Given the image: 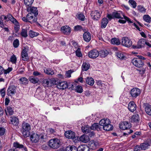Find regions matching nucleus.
<instances>
[{"label":"nucleus","mask_w":151,"mask_h":151,"mask_svg":"<svg viewBox=\"0 0 151 151\" xmlns=\"http://www.w3.org/2000/svg\"><path fill=\"white\" fill-rule=\"evenodd\" d=\"M99 122L101 127L104 130L109 131L113 129V126L110 124L111 122L109 119H101Z\"/></svg>","instance_id":"f257e3e1"},{"label":"nucleus","mask_w":151,"mask_h":151,"mask_svg":"<svg viewBox=\"0 0 151 151\" xmlns=\"http://www.w3.org/2000/svg\"><path fill=\"white\" fill-rule=\"evenodd\" d=\"M30 129L31 127L29 124L24 122L22 124L21 131L24 137H27L29 136Z\"/></svg>","instance_id":"f03ea898"},{"label":"nucleus","mask_w":151,"mask_h":151,"mask_svg":"<svg viewBox=\"0 0 151 151\" xmlns=\"http://www.w3.org/2000/svg\"><path fill=\"white\" fill-rule=\"evenodd\" d=\"M49 146L51 148L56 149L58 148L60 145V140L57 138L50 139L48 142Z\"/></svg>","instance_id":"7ed1b4c3"},{"label":"nucleus","mask_w":151,"mask_h":151,"mask_svg":"<svg viewBox=\"0 0 151 151\" xmlns=\"http://www.w3.org/2000/svg\"><path fill=\"white\" fill-rule=\"evenodd\" d=\"M122 44L125 47H129L132 45V42L128 37H124L122 39Z\"/></svg>","instance_id":"20e7f679"},{"label":"nucleus","mask_w":151,"mask_h":151,"mask_svg":"<svg viewBox=\"0 0 151 151\" xmlns=\"http://www.w3.org/2000/svg\"><path fill=\"white\" fill-rule=\"evenodd\" d=\"M132 62L135 66L138 68L142 67L144 65L143 62L139 59L134 58Z\"/></svg>","instance_id":"39448f33"},{"label":"nucleus","mask_w":151,"mask_h":151,"mask_svg":"<svg viewBox=\"0 0 151 151\" xmlns=\"http://www.w3.org/2000/svg\"><path fill=\"white\" fill-rule=\"evenodd\" d=\"M140 93V90L137 88H133L130 91V94L132 97L134 99H135L137 96H139Z\"/></svg>","instance_id":"423d86ee"},{"label":"nucleus","mask_w":151,"mask_h":151,"mask_svg":"<svg viewBox=\"0 0 151 151\" xmlns=\"http://www.w3.org/2000/svg\"><path fill=\"white\" fill-rule=\"evenodd\" d=\"M101 13L98 10H94L92 11L91 15L93 19L97 20L100 17Z\"/></svg>","instance_id":"0eeeda50"},{"label":"nucleus","mask_w":151,"mask_h":151,"mask_svg":"<svg viewBox=\"0 0 151 151\" xmlns=\"http://www.w3.org/2000/svg\"><path fill=\"white\" fill-rule=\"evenodd\" d=\"M119 128L123 130H125L129 129L131 127V125L128 122L125 121L120 124Z\"/></svg>","instance_id":"6e6552de"},{"label":"nucleus","mask_w":151,"mask_h":151,"mask_svg":"<svg viewBox=\"0 0 151 151\" xmlns=\"http://www.w3.org/2000/svg\"><path fill=\"white\" fill-rule=\"evenodd\" d=\"M99 55V51L96 50H91L88 53L89 57L91 58H96Z\"/></svg>","instance_id":"1a4fd4ad"},{"label":"nucleus","mask_w":151,"mask_h":151,"mask_svg":"<svg viewBox=\"0 0 151 151\" xmlns=\"http://www.w3.org/2000/svg\"><path fill=\"white\" fill-rule=\"evenodd\" d=\"M16 88L13 85L10 86L8 88L7 95L9 96H12L16 93Z\"/></svg>","instance_id":"9d476101"},{"label":"nucleus","mask_w":151,"mask_h":151,"mask_svg":"<svg viewBox=\"0 0 151 151\" xmlns=\"http://www.w3.org/2000/svg\"><path fill=\"white\" fill-rule=\"evenodd\" d=\"M65 137L70 139H76L75 133L71 131H66L65 133Z\"/></svg>","instance_id":"9b49d317"},{"label":"nucleus","mask_w":151,"mask_h":151,"mask_svg":"<svg viewBox=\"0 0 151 151\" xmlns=\"http://www.w3.org/2000/svg\"><path fill=\"white\" fill-rule=\"evenodd\" d=\"M27 10L28 12H30L29 13H31L34 14L35 16H36L38 14L37 8L34 6L29 7L27 8Z\"/></svg>","instance_id":"f8f14e48"},{"label":"nucleus","mask_w":151,"mask_h":151,"mask_svg":"<svg viewBox=\"0 0 151 151\" xmlns=\"http://www.w3.org/2000/svg\"><path fill=\"white\" fill-rule=\"evenodd\" d=\"M28 49L25 48L21 52V56L23 60L27 61L29 59V57L27 53Z\"/></svg>","instance_id":"ddd939ff"},{"label":"nucleus","mask_w":151,"mask_h":151,"mask_svg":"<svg viewBox=\"0 0 151 151\" xmlns=\"http://www.w3.org/2000/svg\"><path fill=\"white\" fill-rule=\"evenodd\" d=\"M61 32L65 35H69L71 32V29L68 26H63L61 29Z\"/></svg>","instance_id":"4468645a"},{"label":"nucleus","mask_w":151,"mask_h":151,"mask_svg":"<svg viewBox=\"0 0 151 151\" xmlns=\"http://www.w3.org/2000/svg\"><path fill=\"white\" fill-rule=\"evenodd\" d=\"M30 138L32 142L37 143L40 139L39 135L36 133L32 134L30 136Z\"/></svg>","instance_id":"2eb2a0df"},{"label":"nucleus","mask_w":151,"mask_h":151,"mask_svg":"<svg viewBox=\"0 0 151 151\" xmlns=\"http://www.w3.org/2000/svg\"><path fill=\"white\" fill-rule=\"evenodd\" d=\"M68 84L67 82L62 81L58 84L57 87L59 89H64L68 88Z\"/></svg>","instance_id":"dca6fc26"},{"label":"nucleus","mask_w":151,"mask_h":151,"mask_svg":"<svg viewBox=\"0 0 151 151\" xmlns=\"http://www.w3.org/2000/svg\"><path fill=\"white\" fill-rule=\"evenodd\" d=\"M36 17L33 16L31 13H28L27 15V19L28 20V22L31 23L36 22L37 21Z\"/></svg>","instance_id":"f3484780"},{"label":"nucleus","mask_w":151,"mask_h":151,"mask_svg":"<svg viewBox=\"0 0 151 151\" xmlns=\"http://www.w3.org/2000/svg\"><path fill=\"white\" fill-rule=\"evenodd\" d=\"M128 109L131 112H134L136 110V106L134 102L131 101L129 103L128 105Z\"/></svg>","instance_id":"a211bd4d"},{"label":"nucleus","mask_w":151,"mask_h":151,"mask_svg":"<svg viewBox=\"0 0 151 151\" xmlns=\"http://www.w3.org/2000/svg\"><path fill=\"white\" fill-rule=\"evenodd\" d=\"M83 37L84 40L87 42H89L91 39V34L88 32H84L83 35Z\"/></svg>","instance_id":"6ab92c4d"},{"label":"nucleus","mask_w":151,"mask_h":151,"mask_svg":"<svg viewBox=\"0 0 151 151\" xmlns=\"http://www.w3.org/2000/svg\"><path fill=\"white\" fill-rule=\"evenodd\" d=\"M151 145V140H149L147 142L142 143L140 145L142 150H145L148 147Z\"/></svg>","instance_id":"aec40b11"},{"label":"nucleus","mask_w":151,"mask_h":151,"mask_svg":"<svg viewBox=\"0 0 151 151\" xmlns=\"http://www.w3.org/2000/svg\"><path fill=\"white\" fill-rule=\"evenodd\" d=\"M13 147L16 149L17 148L22 149L23 148L25 151H27V149L26 147L24 146L23 145L20 144L18 142H14L13 144Z\"/></svg>","instance_id":"412c9836"},{"label":"nucleus","mask_w":151,"mask_h":151,"mask_svg":"<svg viewBox=\"0 0 151 151\" xmlns=\"http://www.w3.org/2000/svg\"><path fill=\"white\" fill-rule=\"evenodd\" d=\"M10 120L11 123L13 125L17 126L19 123V121L18 118L14 116H11L10 118Z\"/></svg>","instance_id":"4be33fe9"},{"label":"nucleus","mask_w":151,"mask_h":151,"mask_svg":"<svg viewBox=\"0 0 151 151\" xmlns=\"http://www.w3.org/2000/svg\"><path fill=\"white\" fill-rule=\"evenodd\" d=\"M91 129L93 130H96L97 131L101 130L102 129V127L100 125V123H95L93 124L91 127Z\"/></svg>","instance_id":"5701e85b"},{"label":"nucleus","mask_w":151,"mask_h":151,"mask_svg":"<svg viewBox=\"0 0 151 151\" xmlns=\"http://www.w3.org/2000/svg\"><path fill=\"white\" fill-rule=\"evenodd\" d=\"M42 82L43 86L45 87H48L51 85V81L50 79H45L42 81Z\"/></svg>","instance_id":"b1692460"},{"label":"nucleus","mask_w":151,"mask_h":151,"mask_svg":"<svg viewBox=\"0 0 151 151\" xmlns=\"http://www.w3.org/2000/svg\"><path fill=\"white\" fill-rule=\"evenodd\" d=\"M145 39H142L139 40L137 42V47L138 49L144 47L145 45Z\"/></svg>","instance_id":"393cba45"},{"label":"nucleus","mask_w":151,"mask_h":151,"mask_svg":"<svg viewBox=\"0 0 151 151\" xmlns=\"http://www.w3.org/2000/svg\"><path fill=\"white\" fill-rule=\"evenodd\" d=\"M79 140L83 142L86 143L89 141V139L87 135L84 134L80 137Z\"/></svg>","instance_id":"a878e982"},{"label":"nucleus","mask_w":151,"mask_h":151,"mask_svg":"<svg viewBox=\"0 0 151 151\" xmlns=\"http://www.w3.org/2000/svg\"><path fill=\"white\" fill-rule=\"evenodd\" d=\"M131 122H138L139 120V116L137 114L133 115L131 119Z\"/></svg>","instance_id":"bb28decb"},{"label":"nucleus","mask_w":151,"mask_h":151,"mask_svg":"<svg viewBox=\"0 0 151 151\" xmlns=\"http://www.w3.org/2000/svg\"><path fill=\"white\" fill-rule=\"evenodd\" d=\"M78 151H90V148L86 145H81L78 147Z\"/></svg>","instance_id":"cd10ccee"},{"label":"nucleus","mask_w":151,"mask_h":151,"mask_svg":"<svg viewBox=\"0 0 151 151\" xmlns=\"http://www.w3.org/2000/svg\"><path fill=\"white\" fill-rule=\"evenodd\" d=\"M13 107L12 106H9L7 107V111L6 110V112L7 115L8 113L9 115H12L14 113V110L13 109Z\"/></svg>","instance_id":"c85d7f7f"},{"label":"nucleus","mask_w":151,"mask_h":151,"mask_svg":"<svg viewBox=\"0 0 151 151\" xmlns=\"http://www.w3.org/2000/svg\"><path fill=\"white\" fill-rule=\"evenodd\" d=\"M90 66V64L88 62H83L82 66V69L84 71H87L89 68Z\"/></svg>","instance_id":"c756f323"},{"label":"nucleus","mask_w":151,"mask_h":151,"mask_svg":"<svg viewBox=\"0 0 151 151\" xmlns=\"http://www.w3.org/2000/svg\"><path fill=\"white\" fill-rule=\"evenodd\" d=\"M81 129L82 132L85 133H88L90 131L91 128L88 125H85L84 126L82 127Z\"/></svg>","instance_id":"7c9ffc66"},{"label":"nucleus","mask_w":151,"mask_h":151,"mask_svg":"<svg viewBox=\"0 0 151 151\" xmlns=\"http://www.w3.org/2000/svg\"><path fill=\"white\" fill-rule=\"evenodd\" d=\"M108 23V20L107 18H103L102 19L101 22V28H105L106 27Z\"/></svg>","instance_id":"2f4dec72"},{"label":"nucleus","mask_w":151,"mask_h":151,"mask_svg":"<svg viewBox=\"0 0 151 151\" xmlns=\"http://www.w3.org/2000/svg\"><path fill=\"white\" fill-rule=\"evenodd\" d=\"M86 82L88 85L92 86L94 83V79L91 77H88L86 78Z\"/></svg>","instance_id":"473e14b6"},{"label":"nucleus","mask_w":151,"mask_h":151,"mask_svg":"<svg viewBox=\"0 0 151 151\" xmlns=\"http://www.w3.org/2000/svg\"><path fill=\"white\" fill-rule=\"evenodd\" d=\"M111 42L112 44L119 45L121 43L120 40L116 38H112L111 40Z\"/></svg>","instance_id":"72a5a7b5"},{"label":"nucleus","mask_w":151,"mask_h":151,"mask_svg":"<svg viewBox=\"0 0 151 151\" xmlns=\"http://www.w3.org/2000/svg\"><path fill=\"white\" fill-rule=\"evenodd\" d=\"M145 110L146 113L149 115H151V105L148 104L146 105L145 107Z\"/></svg>","instance_id":"f704fd0d"},{"label":"nucleus","mask_w":151,"mask_h":151,"mask_svg":"<svg viewBox=\"0 0 151 151\" xmlns=\"http://www.w3.org/2000/svg\"><path fill=\"white\" fill-rule=\"evenodd\" d=\"M29 80L31 82L34 84L37 83L39 81L38 78L32 76H30L29 78Z\"/></svg>","instance_id":"c9c22d12"},{"label":"nucleus","mask_w":151,"mask_h":151,"mask_svg":"<svg viewBox=\"0 0 151 151\" xmlns=\"http://www.w3.org/2000/svg\"><path fill=\"white\" fill-rule=\"evenodd\" d=\"M19 81L21 84L26 85L28 84V80L25 77H23L19 79Z\"/></svg>","instance_id":"e433bc0d"},{"label":"nucleus","mask_w":151,"mask_h":151,"mask_svg":"<svg viewBox=\"0 0 151 151\" xmlns=\"http://www.w3.org/2000/svg\"><path fill=\"white\" fill-rule=\"evenodd\" d=\"M98 145V143L94 141H92L89 143L90 147L92 149H94Z\"/></svg>","instance_id":"4c0bfd02"},{"label":"nucleus","mask_w":151,"mask_h":151,"mask_svg":"<svg viewBox=\"0 0 151 151\" xmlns=\"http://www.w3.org/2000/svg\"><path fill=\"white\" fill-rule=\"evenodd\" d=\"M112 16L114 18L118 19H123V17H121V14L117 12H113L112 14Z\"/></svg>","instance_id":"58836bf2"},{"label":"nucleus","mask_w":151,"mask_h":151,"mask_svg":"<svg viewBox=\"0 0 151 151\" xmlns=\"http://www.w3.org/2000/svg\"><path fill=\"white\" fill-rule=\"evenodd\" d=\"M108 52L106 50H101L100 52V56L102 58H104L108 54Z\"/></svg>","instance_id":"ea45409f"},{"label":"nucleus","mask_w":151,"mask_h":151,"mask_svg":"<svg viewBox=\"0 0 151 151\" xmlns=\"http://www.w3.org/2000/svg\"><path fill=\"white\" fill-rule=\"evenodd\" d=\"M45 73L48 75H52L54 73V72L53 70L50 68H47L46 70L44 69Z\"/></svg>","instance_id":"a19ab883"},{"label":"nucleus","mask_w":151,"mask_h":151,"mask_svg":"<svg viewBox=\"0 0 151 151\" xmlns=\"http://www.w3.org/2000/svg\"><path fill=\"white\" fill-rule=\"evenodd\" d=\"M39 35V34L37 32H35L32 30H30L29 32V36L33 38Z\"/></svg>","instance_id":"79ce46f5"},{"label":"nucleus","mask_w":151,"mask_h":151,"mask_svg":"<svg viewBox=\"0 0 151 151\" xmlns=\"http://www.w3.org/2000/svg\"><path fill=\"white\" fill-rule=\"evenodd\" d=\"M34 0H24V3L27 6H31L33 3Z\"/></svg>","instance_id":"37998d69"},{"label":"nucleus","mask_w":151,"mask_h":151,"mask_svg":"<svg viewBox=\"0 0 151 151\" xmlns=\"http://www.w3.org/2000/svg\"><path fill=\"white\" fill-rule=\"evenodd\" d=\"M21 35L24 37H26L27 36V30L26 29H22L21 32Z\"/></svg>","instance_id":"c03bdc74"},{"label":"nucleus","mask_w":151,"mask_h":151,"mask_svg":"<svg viewBox=\"0 0 151 151\" xmlns=\"http://www.w3.org/2000/svg\"><path fill=\"white\" fill-rule=\"evenodd\" d=\"M143 18L144 20L147 22H151V18L148 15H145L143 16Z\"/></svg>","instance_id":"a18cd8bd"},{"label":"nucleus","mask_w":151,"mask_h":151,"mask_svg":"<svg viewBox=\"0 0 151 151\" xmlns=\"http://www.w3.org/2000/svg\"><path fill=\"white\" fill-rule=\"evenodd\" d=\"M9 61L11 62L13 64H15L17 61V58L15 55H13L11 56L10 59Z\"/></svg>","instance_id":"49530a36"},{"label":"nucleus","mask_w":151,"mask_h":151,"mask_svg":"<svg viewBox=\"0 0 151 151\" xmlns=\"http://www.w3.org/2000/svg\"><path fill=\"white\" fill-rule=\"evenodd\" d=\"M76 90V92L79 93H81L83 91V89L81 86H78L75 87Z\"/></svg>","instance_id":"de8ad7c7"},{"label":"nucleus","mask_w":151,"mask_h":151,"mask_svg":"<svg viewBox=\"0 0 151 151\" xmlns=\"http://www.w3.org/2000/svg\"><path fill=\"white\" fill-rule=\"evenodd\" d=\"M67 149H68V151H78V147L77 148L74 146L68 147Z\"/></svg>","instance_id":"09e8293b"},{"label":"nucleus","mask_w":151,"mask_h":151,"mask_svg":"<svg viewBox=\"0 0 151 151\" xmlns=\"http://www.w3.org/2000/svg\"><path fill=\"white\" fill-rule=\"evenodd\" d=\"M76 55L79 57H82V54L81 51V49L78 48L77 50L76 51Z\"/></svg>","instance_id":"8fccbe9b"},{"label":"nucleus","mask_w":151,"mask_h":151,"mask_svg":"<svg viewBox=\"0 0 151 151\" xmlns=\"http://www.w3.org/2000/svg\"><path fill=\"white\" fill-rule=\"evenodd\" d=\"M13 45L15 48L17 47L19 45V40L17 39H16L14 40L13 43Z\"/></svg>","instance_id":"3c124183"},{"label":"nucleus","mask_w":151,"mask_h":151,"mask_svg":"<svg viewBox=\"0 0 151 151\" xmlns=\"http://www.w3.org/2000/svg\"><path fill=\"white\" fill-rule=\"evenodd\" d=\"M74 29L75 31H81L83 30V27L80 25H78L74 27Z\"/></svg>","instance_id":"603ef678"},{"label":"nucleus","mask_w":151,"mask_h":151,"mask_svg":"<svg viewBox=\"0 0 151 151\" xmlns=\"http://www.w3.org/2000/svg\"><path fill=\"white\" fill-rule=\"evenodd\" d=\"M78 19L81 21H84L85 20V17L83 14H78Z\"/></svg>","instance_id":"864d4df0"},{"label":"nucleus","mask_w":151,"mask_h":151,"mask_svg":"<svg viewBox=\"0 0 151 151\" xmlns=\"http://www.w3.org/2000/svg\"><path fill=\"white\" fill-rule=\"evenodd\" d=\"M129 2L132 6L133 8H135L137 6L136 3L134 0H129Z\"/></svg>","instance_id":"5fc2aeb1"},{"label":"nucleus","mask_w":151,"mask_h":151,"mask_svg":"<svg viewBox=\"0 0 151 151\" xmlns=\"http://www.w3.org/2000/svg\"><path fill=\"white\" fill-rule=\"evenodd\" d=\"M14 29L16 31V32H17L19 31L20 28V26L19 25V24L18 22L14 24Z\"/></svg>","instance_id":"6e6d98bb"},{"label":"nucleus","mask_w":151,"mask_h":151,"mask_svg":"<svg viewBox=\"0 0 151 151\" xmlns=\"http://www.w3.org/2000/svg\"><path fill=\"white\" fill-rule=\"evenodd\" d=\"M25 70V68L24 66H22V65L20 68L18 70L19 73L21 74Z\"/></svg>","instance_id":"4d7b16f0"},{"label":"nucleus","mask_w":151,"mask_h":151,"mask_svg":"<svg viewBox=\"0 0 151 151\" xmlns=\"http://www.w3.org/2000/svg\"><path fill=\"white\" fill-rule=\"evenodd\" d=\"M1 95L2 97H4L5 95V88H3L1 89L0 91Z\"/></svg>","instance_id":"13d9d810"},{"label":"nucleus","mask_w":151,"mask_h":151,"mask_svg":"<svg viewBox=\"0 0 151 151\" xmlns=\"http://www.w3.org/2000/svg\"><path fill=\"white\" fill-rule=\"evenodd\" d=\"M12 70V68H9L8 69L6 70H4V72L5 74H7L9 73Z\"/></svg>","instance_id":"bf43d9fd"},{"label":"nucleus","mask_w":151,"mask_h":151,"mask_svg":"<svg viewBox=\"0 0 151 151\" xmlns=\"http://www.w3.org/2000/svg\"><path fill=\"white\" fill-rule=\"evenodd\" d=\"M116 55L119 58L123 59L124 58L123 54L121 52H118L117 53Z\"/></svg>","instance_id":"052dcab7"},{"label":"nucleus","mask_w":151,"mask_h":151,"mask_svg":"<svg viewBox=\"0 0 151 151\" xmlns=\"http://www.w3.org/2000/svg\"><path fill=\"white\" fill-rule=\"evenodd\" d=\"M5 130L4 128L0 127V136L3 135L4 134Z\"/></svg>","instance_id":"680f3d73"},{"label":"nucleus","mask_w":151,"mask_h":151,"mask_svg":"<svg viewBox=\"0 0 151 151\" xmlns=\"http://www.w3.org/2000/svg\"><path fill=\"white\" fill-rule=\"evenodd\" d=\"M141 150H142L141 147L138 145L135 146L134 148V151H140Z\"/></svg>","instance_id":"e2e57ef3"},{"label":"nucleus","mask_w":151,"mask_h":151,"mask_svg":"<svg viewBox=\"0 0 151 151\" xmlns=\"http://www.w3.org/2000/svg\"><path fill=\"white\" fill-rule=\"evenodd\" d=\"M138 10L139 12H145V9L143 7L141 6H140L138 7Z\"/></svg>","instance_id":"0e129e2a"},{"label":"nucleus","mask_w":151,"mask_h":151,"mask_svg":"<svg viewBox=\"0 0 151 151\" xmlns=\"http://www.w3.org/2000/svg\"><path fill=\"white\" fill-rule=\"evenodd\" d=\"M72 72V71L71 70H69L67 71L65 75L66 76L69 78L71 77V74Z\"/></svg>","instance_id":"69168bd1"},{"label":"nucleus","mask_w":151,"mask_h":151,"mask_svg":"<svg viewBox=\"0 0 151 151\" xmlns=\"http://www.w3.org/2000/svg\"><path fill=\"white\" fill-rule=\"evenodd\" d=\"M33 75L35 76H42V74L40 72L37 71H34L33 73Z\"/></svg>","instance_id":"338daca9"},{"label":"nucleus","mask_w":151,"mask_h":151,"mask_svg":"<svg viewBox=\"0 0 151 151\" xmlns=\"http://www.w3.org/2000/svg\"><path fill=\"white\" fill-rule=\"evenodd\" d=\"M10 21H11L14 24L18 23V22L17 21L16 19L14 18V17L11 19Z\"/></svg>","instance_id":"774afa93"}]
</instances>
